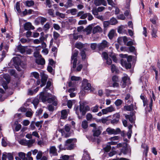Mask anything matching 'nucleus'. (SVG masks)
Listing matches in <instances>:
<instances>
[{
	"label": "nucleus",
	"mask_w": 160,
	"mask_h": 160,
	"mask_svg": "<svg viewBox=\"0 0 160 160\" xmlns=\"http://www.w3.org/2000/svg\"><path fill=\"white\" fill-rule=\"evenodd\" d=\"M94 3L96 6H99L101 4L106 6L107 5L105 0H95Z\"/></svg>",
	"instance_id": "14"
},
{
	"label": "nucleus",
	"mask_w": 160,
	"mask_h": 160,
	"mask_svg": "<svg viewBox=\"0 0 160 160\" xmlns=\"http://www.w3.org/2000/svg\"><path fill=\"white\" fill-rule=\"evenodd\" d=\"M142 148H143L145 149L144 152L145 153L146 156H147L148 151V146L145 144H142Z\"/></svg>",
	"instance_id": "39"
},
{
	"label": "nucleus",
	"mask_w": 160,
	"mask_h": 160,
	"mask_svg": "<svg viewBox=\"0 0 160 160\" xmlns=\"http://www.w3.org/2000/svg\"><path fill=\"white\" fill-rule=\"evenodd\" d=\"M68 110H63L61 111V117L60 118V120L61 119H65L67 118Z\"/></svg>",
	"instance_id": "15"
},
{
	"label": "nucleus",
	"mask_w": 160,
	"mask_h": 160,
	"mask_svg": "<svg viewBox=\"0 0 160 160\" xmlns=\"http://www.w3.org/2000/svg\"><path fill=\"white\" fill-rule=\"evenodd\" d=\"M12 128L15 127V130L17 132L20 130L22 126L20 124H18V121L17 120L12 122Z\"/></svg>",
	"instance_id": "9"
},
{
	"label": "nucleus",
	"mask_w": 160,
	"mask_h": 160,
	"mask_svg": "<svg viewBox=\"0 0 160 160\" xmlns=\"http://www.w3.org/2000/svg\"><path fill=\"white\" fill-rule=\"evenodd\" d=\"M31 74L32 75L34 78L37 79H38L39 78V74L37 72H33L31 73Z\"/></svg>",
	"instance_id": "51"
},
{
	"label": "nucleus",
	"mask_w": 160,
	"mask_h": 160,
	"mask_svg": "<svg viewBox=\"0 0 160 160\" xmlns=\"http://www.w3.org/2000/svg\"><path fill=\"white\" fill-rule=\"evenodd\" d=\"M128 150L125 148H123L121 150V152L123 153L124 154H126L127 153Z\"/></svg>",
	"instance_id": "62"
},
{
	"label": "nucleus",
	"mask_w": 160,
	"mask_h": 160,
	"mask_svg": "<svg viewBox=\"0 0 160 160\" xmlns=\"http://www.w3.org/2000/svg\"><path fill=\"white\" fill-rule=\"evenodd\" d=\"M125 28V26H124L122 25L119 26L118 28V32L120 33H122L123 29L124 28Z\"/></svg>",
	"instance_id": "50"
},
{
	"label": "nucleus",
	"mask_w": 160,
	"mask_h": 160,
	"mask_svg": "<svg viewBox=\"0 0 160 160\" xmlns=\"http://www.w3.org/2000/svg\"><path fill=\"white\" fill-rule=\"evenodd\" d=\"M92 28L91 26H89L86 29V31L88 34H90L92 31Z\"/></svg>",
	"instance_id": "49"
},
{
	"label": "nucleus",
	"mask_w": 160,
	"mask_h": 160,
	"mask_svg": "<svg viewBox=\"0 0 160 160\" xmlns=\"http://www.w3.org/2000/svg\"><path fill=\"white\" fill-rule=\"evenodd\" d=\"M90 158L88 152L87 151H84L82 160H90Z\"/></svg>",
	"instance_id": "19"
},
{
	"label": "nucleus",
	"mask_w": 160,
	"mask_h": 160,
	"mask_svg": "<svg viewBox=\"0 0 160 160\" xmlns=\"http://www.w3.org/2000/svg\"><path fill=\"white\" fill-rule=\"evenodd\" d=\"M75 47L79 49H80L82 48L83 45L81 42H77L75 44Z\"/></svg>",
	"instance_id": "42"
},
{
	"label": "nucleus",
	"mask_w": 160,
	"mask_h": 160,
	"mask_svg": "<svg viewBox=\"0 0 160 160\" xmlns=\"http://www.w3.org/2000/svg\"><path fill=\"white\" fill-rule=\"evenodd\" d=\"M140 98L142 100L143 106H145L146 104H147V100L146 98L142 94L140 96Z\"/></svg>",
	"instance_id": "31"
},
{
	"label": "nucleus",
	"mask_w": 160,
	"mask_h": 160,
	"mask_svg": "<svg viewBox=\"0 0 160 160\" xmlns=\"http://www.w3.org/2000/svg\"><path fill=\"white\" fill-rule=\"evenodd\" d=\"M43 38H40L39 39H35L34 40L33 42L34 44H39L42 43V48H45L46 47V44L43 42Z\"/></svg>",
	"instance_id": "10"
},
{
	"label": "nucleus",
	"mask_w": 160,
	"mask_h": 160,
	"mask_svg": "<svg viewBox=\"0 0 160 160\" xmlns=\"http://www.w3.org/2000/svg\"><path fill=\"white\" fill-rule=\"evenodd\" d=\"M92 118V116L91 114L90 113H88L86 116V118L87 120H91Z\"/></svg>",
	"instance_id": "53"
},
{
	"label": "nucleus",
	"mask_w": 160,
	"mask_h": 160,
	"mask_svg": "<svg viewBox=\"0 0 160 160\" xmlns=\"http://www.w3.org/2000/svg\"><path fill=\"white\" fill-rule=\"evenodd\" d=\"M93 136H94L98 137L101 133V131L98 129H97L96 128H95L93 130Z\"/></svg>",
	"instance_id": "25"
},
{
	"label": "nucleus",
	"mask_w": 160,
	"mask_h": 160,
	"mask_svg": "<svg viewBox=\"0 0 160 160\" xmlns=\"http://www.w3.org/2000/svg\"><path fill=\"white\" fill-rule=\"evenodd\" d=\"M106 131L109 134H117L119 133L120 131V129L119 128L114 129L110 128H108L106 129Z\"/></svg>",
	"instance_id": "6"
},
{
	"label": "nucleus",
	"mask_w": 160,
	"mask_h": 160,
	"mask_svg": "<svg viewBox=\"0 0 160 160\" xmlns=\"http://www.w3.org/2000/svg\"><path fill=\"white\" fill-rule=\"evenodd\" d=\"M125 118L127 119H128L129 121L132 123L134 121V118L133 116L131 115H126L125 116Z\"/></svg>",
	"instance_id": "36"
},
{
	"label": "nucleus",
	"mask_w": 160,
	"mask_h": 160,
	"mask_svg": "<svg viewBox=\"0 0 160 160\" xmlns=\"http://www.w3.org/2000/svg\"><path fill=\"white\" fill-rule=\"evenodd\" d=\"M21 57H16L13 58L12 60L11 61V62H13L15 65L17 66H19L21 64Z\"/></svg>",
	"instance_id": "13"
},
{
	"label": "nucleus",
	"mask_w": 160,
	"mask_h": 160,
	"mask_svg": "<svg viewBox=\"0 0 160 160\" xmlns=\"http://www.w3.org/2000/svg\"><path fill=\"white\" fill-rule=\"evenodd\" d=\"M42 152L40 151H39L38 152L37 155L36 157L37 159V160L40 159L41 158H42Z\"/></svg>",
	"instance_id": "46"
},
{
	"label": "nucleus",
	"mask_w": 160,
	"mask_h": 160,
	"mask_svg": "<svg viewBox=\"0 0 160 160\" xmlns=\"http://www.w3.org/2000/svg\"><path fill=\"white\" fill-rule=\"evenodd\" d=\"M109 43L106 40H103L102 42L98 44L97 48L99 50H101L104 48L108 47Z\"/></svg>",
	"instance_id": "5"
},
{
	"label": "nucleus",
	"mask_w": 160,
	"mask_h": 160,
	"mask_svg": "<svg viewBox=\"0 0 160 160\" xmlns=\"http://www.w3.org/2000/svg\"><path fill=\"white\" fill-rule=\"evenodd\" d=\"M33 112L30 111H27L26 113V116L27 117H31L32 116Z\"/></svg>",
	"instance_id": "58"
},
{
	"label": "nucleus",
	"mask_w": 160,
	"mask_h": 160,
	"mask_svg": "<svg viewBox=\"0 0 160 160\" xmlns=\"http://www.w3.org/2000/svg\"><path fill=\"white\" fill-rule=\"evenodd\" d=\"M78 52L75 50L72 54L71 58V63L72 64V68L74 69L77 66V57L78 55Z\"/></svg>",
	"instance_id": "3"
},
{
	"label": "nucleus",
	"mask_w": 160,
	"mask_h": 160,
	"mask_svg": "<svg viewBox=\"0 0 160 160\" xmlns=\"http://www.w3.org/2000/svg\"><path fill=\"white\" fill-rule=\"evenodd\" d=\"M102 31V29L101 27L99 26H96L94 27L92 30V32L93 33H95L98 32H100Z\"/></svg>",
	"instance_id": "23"
},
{
	"label": "nucleus",
	"mask_w": 160,
	"mask_h": 160,
	"mask_svg": "<svg viewBox=\"0 0 160 160\" xmlns=\"http://www.w3.org/2000/svg\"><path fill=\"white\" fill-rule=\"evenodd\" d=\"M82 127L84 129H86L88 127V122L86 120L82 122L81 125Z\"/></svg>",
	"instance_id": "35"
},
{
	"label": "nucleus",
	"mask_w": 160,
	"mask_h": 160,
	"mask_svg": "<svg viewBox=\"0 0 160 160\" xmlns=\"http://www.w3.org/2000/svg\"><path fill=\"white\" fill-rule=\"evenodd\" d=\"M24 4L27 6L30 7L34 4V2L32 0H28L23 2Z\"/></svg>",
	"instance_id": "21"
},
{
	"label": "nucleus",
	"mask_w": 160,
	"mask_h": 160,
	"mask_svg": "<svg viewBox=\"0 0 160 160\" xmlns=\"http://www.w3.org/2000/svg\"><path fill=\"white\" fill-rule=\"evenodd\" d=\"M80 111L82 115H84L86 112L84 108V106L82 105H80Z\"/></svg>",
	"instance_id": "29"
},
{
	"label": "nucleus",
	"mask_w": 160,
	"mask_h": 160,
	"mask_svg": "<svg viewBox=\"0 0 160 160\" xmlns=\"http://www.w3.org/2000/svg\"><path fill=\"white\" fill-rule=\"evenodd\" d=\"M115 31L112 29L109 32L108 34V36L109 39H112L114 35Z\"/></svg>",
	"instance_id": "28"
},
{
	"label": "nucleus",
	"mask_w": 160,
	"mask_h": 160,
	"mask_svg": "<svg viewBox=\"0 0 160 160\" xmlns=\"http://www.w3.org/2000/svg\"><path fill=\"white\" fill-rule=\"evenodd\" d=\"M155 95L153 93V92L152 93V98L150 97V98L149 99L147 100V104H146L145 106H146L147 107L148 106V105H149V107L150 109L148 110L150 112L152 110V102H153V100L152 98L155 100Z\"/></svg>",
	"instance_id": "8"
},
{
	"label": "nucleus",
	"mask_w": 160,
	"mask_h": 160,
	"mask_svg": "<svg viewBox=\"0 0 160 160\" xmlns=\"http://www.w3.org/2000/svg\"><path fill=\"white\" fill-rule=\"evenodd\" d=\"M108 54L106 52H103L102 53V57L106 60V62L107 64L110 65L112 63V61L108 57Z\"/></svg>",
	"instance_id": "12"
},
{
	"label": "nucleus",
	"mask_w": 160,
	"mask_h": 160,
	"mask_svg": "<svg viewBox=\"0 0 160 160\" xmlns=\"http://www.w3.org/2000/svg\"><path fill=\"white\" fill-rule=\"evenodd\" d=\"M75 102V101L74 100H68L67 102V105L69 108H71L72 105L73 103Z\"/></svg>",
	"instance_id": "32"
},
{
	"label": "nucleus",
	"mask_w": 160,
	"mask_h": 160,
	"mask_svg": "<svg viewBox=\"0 0 160 160\" xmlns=\"http://www.w3.org/2000/svg\"><path fill=\"white\" fill-rule=\"evenodd\" d=\"M40 98L43 102L47 101L49 103H52L54 106L57 104V101L55 96H52L49 93L46 94L45 92H41L40 94Z\"/></svg>",
	"instance_id": "1"
},
{
	"label": "nucleus",
	"mask_w": 160,
	"mask_h": 160,
	"mask_svg": "<svg viewBox=\"0 0 160 160\" xmlns=\"http://www.w3.org/2000/svg\"><path fill=\"white\" fill-rule=\"evenodd\" d=\"M71 80L72 81H78L81 79V78L79 77H76L75 76H72L71 77Z\"/></svg>",
	"instance_id": "37"
},
{
	"label": "nucleus",
	"mask_w": 160,
	"mask_h": 160,
	"mask_svg": "<svg viewBox=\"0 0 160 160\" xmlns=\"http://www.w3.org/2000/svg\"><path fill=\"white\" fill-rule=\"evenodd\" d=\"M39 19L40 20L42 24H43V23L45 22L47 20L46 18L42 17H40L39 18Z\"/></svg>",
	"instance_id": "57"
},
{
	"label": "nucleus",
	"mask_w": 160,
	"mask_h": 160,
	"mask_svg": "<svg viewBox=\"0 0 160 160\" xmlns=\"http://www.w3.org/2000/svg\"><path fill=\"white\" fill-rule=\"evenodd\" d=\"M48 13L50 16L54 17H55L54 10L52 9H48L47 10Z\"/></svg>",
	"instance_id": "24"
},
{
	"label": "nucleus",
	"mask_w": 160,
	"mask_h": 160,
	"mask_svg": "<svg viewBox=\"0 0 160 160\" xmlns=\"http://www.w3.org/2000/svg\"><path fill=\"white\" fill-rule=\"evenodd\" d=\"M115 110L114 108L112 105L102 109V111L103 114H106L109 112H111Z\"/></svg>",
	"instance_id": "7"
},
{
	"label": "nucleus",
	"mask_w": 160,
	"mask_h": 160,
	"mask_svg": "<svg viewBox=\"0 0 160 160\" xmlns=\"http://www.w3.org/2000/svg\"><path fill=\"white\" fill-rule=\"evenodd\" d=\"M27 142L26 145L28 146L29 147H31L35 142V140L34 139H30L27 140Z\"/></svg>",
	"instance_id": "33"
},
{
	"label": "nucleus",
	"mask_w": 160,
	"mask_h": 160,
	"mask_svg": "<svg viewBox=\"0 0 160 160\" xmlns=\"http://www.w3.org/2000/svg\"><path fill=\"white\" fill-rule=\"evenodd\" d=\"M42 121H40V122H36L35 125L36 126L39 128V127L40 128L42 127Z\"/></svg>",
	"instance_id": "59"
},
{
	"label": "nucleus",
	"mask_w": 160,
	"mask_h": 160,
	"mask_svg": "<svg viewBox=\"0 0 160 160\" xmlns=\"http://www.w3.org/2000/svg\"><path fill=\"white\" fill-rule=\"evenodd\" d=\"M122 101L119 99H117L115 102V104L117 106H119L122 103Z\"/></svg>",
	"instance_id": "54"
},
{
	"label": "nucleus",
	"mask_w": 160,
	"mask_h": 160,
	"mask_svg": "<svg viewBox=\"0 0 160 160\" xmlns=\"http://www.w3.org/2000/svg\"><path fill=\"white\" fill-rule=\"evenodd\" d=\"M50 153L53 156H57V150L55 146L51 147L50 148Z\"/></svg>",
	"instance_id": "17"
},
{
	"label": "nucleus",
	"mask_w": 160,
	"mask_h": 160,
	"mask_svg": "<svg viewBox=\"0 0 160 160\" xmlns=\"http://www.w3.org/2000/svg\"><path fill=\"white\" fill-rule=\"evenodd\" d=\"M157 32V30L156 29H154L153 28H152V35L153 37L156 38L157 37V35H156Z\"/></svg>",
	"instance_id": "45"
},
{
	"label": "nucleus",
	"mask_w": 160,
	"mask_h": 160,
	"mask_svg": "<svg viewBox=\"0 0 160 160\" xmlns=\"http://www.w3.org/2000/svg\"><path fill=\"white\" fill-rule=\"evenodd\" d=\"M46 81H47V79L46 78H44V79L43 78L42 79V80H41L42 84L40 85V87H42L43 86H44L45 85Z\"/></svg>",
	"instance_id": "61"
},
{
	"label": "nucleus",
	"mask_w": 160,
	"mask_h": 160,
	"mask_svg": "<svg viewBox=\"0 0 160 160\" xmlns=\"http://www.w3.org/2000/svg\"><path fill=\"white\" fill-rule=\"evenodd\" d=\"M122 40H123L124 42L125 43H126L128 40V39L127 38L126 36L120 37L119 38H118V42L119 43H120V41H122Z\"/></svg>",
	"instance_id": "27"
},
{
	"label": "nucleus",
	"mask_w": 160,
	"mask_h": 160,
	"mask_svg": "<svg viewBox=\"0 0 160 160\" xmlns=\"http://www.w3.org/2000/svg\"><path fill=\"white\" fill-rule=\"evenodd\" d=\"M68 86L69 87H72L70 88L68 90V92H72L74 91L75 90L76 88H75V84H74L73 82L71 81L70 82L68 83Z\"/></svg>",
	"instance_id": "20"
},
{
	"label": "nucleus",
	"mask_w": 160,
	"mask_h": 160,
	"mask_svg": "<svg viewBox=\"0 0 160 160\" xmlns=\"http://www.w3.org/2000/svg\"><path fill=\"white\" fill-rule=\"evenodd\" d=\"M18 50L22 53H23L25 52V50L24 48L22 46L20 45L17 47Z\"/></svg>",
	"instance_id": "34"
},
{
	"label": "nucleus",
	"mask_w": 160,
	"mask_h": 160,
	"mask_svg": "<svg viewBox=\"0 0 160 160\" xmlns=\"http://www.w3.org/2000/svg\"><path fill=\"white\" fill-rule=\"evenodd\" d=\"M36 62L38 64L40 65H42L45 63V60L42 56L40 58H36Z\"/></svg>",
	"instance_id": "18"
},
{
	"label": "nucleus",
	"mask_w": 160,
	"mask_h": 160,
	"mask_svg": "<svg viewBox=\"0 0 160 160\" xmlns=\"http://www.w3.org/2000/svg\"><path fill=\"white\" fill-rule=\"evenodd\" d=\"M119 138V137L118 136H115L113 137H112L109 138V139L111 141H115L118 140Z\"/></svg>",
	"instance_id": "60"
},
{
	"label": "nucleus",
	"mask_w": 160,
	"mask_h": 160,
	"mask_svg": "<svg viewBox=\"0 0 160 160\" xmlns=\"http://www.w3.org/2000/svg\"><path fill=\"white\" fill-rule=\"evenodd\" d=\"M109 55L110 57L112 58L113 61L116 62H117V59L116 58V55L115 53H111L109 54Z\"/></svg>",
	"instance_id": "30"
},
{
	"label": "nucleus",
	"mask_w": 160,
	"mask_h": 160,
	"mask_svg": "<svg viewBox=\"0 0 160 160\" xmlns=\"http://www.w3.org/2000/svg\"><path fill=\"white\" fill-rule=\"evenodd\" d=\"M110 24L112 25H115L118 22V21L116 19L114 18H112L110 20Z\"/></svg>",
	"instance_id": "38"
},
{
	"label": "nucleus",
	"mask_w": 160,
	"mask_h": 160,
	"mask_svg": "<svg viewBox=\"0 0 160 160\" xmlns=\"http://www.w3.org/2000/svg\"><path fill=\"white\" fill-rule=\"evenodd\" d=\"M69 156L67 155H64L62 156L61 158H62L63 160H68L69 158Z\"/></svg>",
	"instance_id": "64"
},
{
	"label": "nucleus",
	"mask_w": 160,
	"mask_h": 160,
	"mask_svg": "<svg viewBox=\"0 0 160 160\" xmlns=\"http://www.w3.org/2000/svg\"><path fill=\"white\" fill-rule=\"evenodd\" d=\"M123 77L122 78V81H124L125 82L129 84L130 83V79L128 76L126 74H123Z\"/></svg>",
	"instance_id": "22"
},
{
	"label": "nucleus",
	"mask_w": 160,
	"mask_h": 160,
	"mask_svg": "<svg viewBox=\"0 0 160 160\" xmlns=\"http://www.w3.org/2000/svg\"><path fill=\"white\" fill-rule=\"evenodd\" d=\"M50 24L49 23L47 22L44 26L43 29H44L47 31L50 28Z\"/></svg>",
	"instance_id": "48"
},
{
	"label": "nucleus",
	"mask_w": 160,
	"mask_h": 160,
	"mask_svg": "<svg viewBox=\"0 0 160 160\" xmlns=\"http://www.w3.org/2000/svg\"><path fill=\"white\" fill-rule=\"evenodd\" d=\"M98 106L96 105L95 106L91 108V110L93 112H96L98 111Z\"/></svg>",
	"instance_id": "43"
},
{
	"label": "nucleus",
	"mask_w": 160,
	"mask_h": 160,
	"mask_svg": "<svg viewBox=\"0 0 160 160\" xmlns=\"http://www.w3.org/2000/svg\"><path fill=\"white\" fill-rule=\"evenodd\" d=\"M19 143L21 144L26 145L27 141L26 140L22 139L18 141Z\"/></svg>",
	"instance_id": "56"
},
{
	"label": "nucleus",
	"mask_w": 160,
	"mask_h": 160,
	"mask_svg": "<svg viewBox=\"0 0 160 160\" xmlns=\"http://www.w3.org/2000/svg\"><path fill=\"white\" fill-rule=\"evenodd\" d=\"M73 5L72 3V0H68L66 4L64 5V7L67 8L72 6Z\"/></svg>",
	"instance_id": "26"
},
{
	"label": "nucleus",
	"mask_w": 160,
	"mask_h": 160,
	"mask_svg": "<svg viewBox=\"0 0 160 160\" xmlns=\"http://www.w3.org/2000/svg\"><path fill=\"white\" fill-rule=\"evenodd\" d=\"M39 102L38 99V98H35L32 101V103L34 105L35 108H36L37 106L38 105Z\"/></svg>",
	"instance_id": "41"
},
{
	"label": "nucleus",
	"mask_w": 160,
	"mask_h": 160,
	"mask_svg": "<svg viewBox=\"0 0 160 160\" xmlns=\"http://www.w3.org/2000/svg\"><path fill=\"white\" fill-rule=\"evenodd\" d=\"M76 141L75 138L68 139L66 142L65 148L68 150L72 149L75 146V143Z\"/></svg>",
	"instance_id": "2"
},
{
	"label": "nucleus",
	"mask_w": 160,
	"mask_h": 160,
	"mask_svg": "<svg viewBox=\"0 0 160 160\" xmlns=\"http://www.w3.org/2000/svg\"><path fill=\"white\" fill-rule=\"evenodd\" d=\"M3 78L6 80L7 83L9 82L10 80V76L8 74H5L3 75Z\"/></svg>",
	"instance_id": "40"
},
{
	"label": "nucleus",
	"mask_w": 160,
	"mask_h": 160,
	"mask_svg": "<svg viewBox=\"0 0 160 160\" xmlns=\"http://www.w3.org/2000/svg\"><path fill=\"white\" fill-rule=\"evenodd\" d=\"M78 66L77 67L76 71L78 72H79L81 71L82 68V64H79L78 63Z\"/></svg>",
	"instance_id": "52"
},
{
	"label": "nucleus",
	"mask_w": 160,
	"mask_h": 160,
	"mask_svg": "<svg viewBox=\"0 0 160 160\" xmlns=\"http://www.w3.org/2000/svg\"><path fill=\"white\" fill-rule=\"evenodd\" d=\"M24 28L27 30L30 29L33 30L34 29V26H32L31 23L29 22H27L24 24Z\"/></svg>",
	"instance_id": "16"
},
{
	"label": "nucleus",
	"mask_w": 160,
	"mask_h": 160,
	"mask_svg": "<svg viewBox=\"0 0 160 160\" xmlns=\"http://www.w3.org/2000/svg\"><path fill=\"white\" fill-rule=\"evenodd\" d=\"M86 51V50L85 49L84 50H82L81 51V55L82 57V59H84L86 58V55L85 53Z\"/></svg>",
	"instance_id": "47"
},
{
	"label": "nucleus",
	"mask_w": 160,
	"mask_h": 160,
	"mask_svg": "<svg viewBox=\"0 0 160 160\" xmlns=\"http://www.w3.org/2000/svg\"><path fill=\"white\" fill-rule=\"evenodd\" d=\"M18 157H16L15 159L16 160H27V158L26 157V154L22 152H19L18 153Z\"/></svg>",
	"instance_id": "11"
},
{
	"label": "nucleus",
	"mask_w": 160,
	"mask_h": 160,
	"mask_svg": "<svg viewBox=\"0 0 160 160\" xmlns=\"http://www.w3.org/2000/svg\"><path fill=\"white\" fill-rule=\"evenodd\" d=\"M30 123V122L27 120H25L23 121L22 124L24 126H28Z\"/></svg>",
	"instance_id": "63"
},
{
	"label": "nucleus",
	"mask_w": 160,
	"mask_h": 160,
	"mask_svg": "<svg viewBox=\"0 0 160 160\" xmlns=\"http://www.w3.org/2000/svg\"><path fill=\"white\" fill-rule=\"evenodd\" d=\"M82 88L84 90H90L91 86L90 83L88 82V80L86 79H83L82 82Z\"/></svg>",
	"instance_id": "4"
},
{
	"label": "nucleus",
	"mask_w": 160,
	"mask_h": 160,
	"mask_svg": "<svg viewBox=\"0 0 160 160\" xmlns=\"http://www.w3.org/2000/svg\"><path fill=\"white\" fill-rule=\"evenodd\" d=\"M56 15L62 18H64L65 17L64 14L60 13L58 11L56 12Z\"/></svg>",
	"instance_id": "44"
},
{
	"label": "nucleus",
	"mask_w": 160,
	"mask_h": 160,
	"mask_svg": "<svg viewBox=\"0 0 160 160\" xmlns=\"http://www.w3.org/2000/svg\"><path fill=\"white\" fill-rule=\"evenodd\" d=\"M157 19V17L156 16H154L152 18L150 19V21L152 24H155Z\"/></svg>",
	"instance_id": "55"
}]
</instances>
